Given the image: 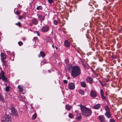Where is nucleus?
<instances>
[{"mask_svg":"<svg viewBox=\"0 0 122 122\" xmlns=\"http://www.w3.org/2000/svg\"><path fill=\"white\" fill-rule=\"evenodd\" d=\"M2 61L3 63L2 65L3 66H5L6 67L8 66V63L7 61H5L4 60H3Z\"/></svg>","mask_w":122,"mask_h":122,"instance_id":"2eb2a0df","label":"nucleus"},{"mask_svg":"<svg viewBox=\"0 0 122 122\" xmlns=\"http://www.w3.org/2000/svg\"><path fill=\"white\" fill-rule=\"evenodd\" d=\"M68 79H70V77H68Z\"/></svg>","mask_w":122,"mask_h":122,"instance_id":"6e6d98bb","label":"nucleus"},{"mask_svg":"<svg viewBox=\"0 0 122 122\" xmlns=\"http://www.w3.org/2000/svg\"><path fill=\"white\" fill-rule=\"evenodd\" d=\"M10 109L11 110V114L12 115H14L15 116H18V112L14 106L11 105L10 107Z\"/></svg>","mask_w":122,"mask_h":122,"instance_id":"7ed1b4c3","label":"nucleus"},{"mask_svg":"<svg viewBox=\"0 0 122 122\" xmlns=\"http://www.w3.org/2000/svg\"><path fill=\"white\" fill-rule=\"evenodd\" d=\"M41 55L40 56V55H39L38 56V57H41Z\"/></svg>","mask_w":122,"mask_h":122,"instance_id":"864d4df0","label":"nucleus"},{"mask_svg":"<svg viewBox=\"0 0 122 122\" xmlns=\"http://www.w3.org/2000/svg\"><path fill=\"white\" fill-rule=\"evenodd\" d=\"M90 95L91 96L93 97H95L97 95L96 93L93 90L91 91Z\"/></svg>","mask_w":122,"mask_h":122,"instance_id":"f8f14e48","label":"nucleus"},{"mask_svg":"<svg viewBox=\"0 0 122 122\" xmlns=\"http://www.w3.org/2000/svg\"><path fill=\"white\" fill-rule=\"evenodd\" d=\"M71 108V106L67 104L65 106V108L68 111H69L70 110Z\"/></svg>","mask_w":122,"mask_h":122,"instance_id":"aec40b11","label":"nucleus"},{"mask_svg":"<svg viewBox=\"0 0 122 122\" xmlns=\"http://www.w3.org/2000/svg\"><path fill=\"white\" fill-rule=\"evenodd\" d=\"M18 44L20 46H21L23 44V43L21 41H19L18 42Z\"/></svg>","mask_w":122,"mask_h":122,"instance_id":"473e14b6","label":"nucleus"},{"mask_svg":"<svg viewBox=\"0 0 122 122\" xmlns=\"http://www.w3.org/2000/svg\"><path fill=\"white\" fill-rule=\"evenodd\" d=\"M37 19L38 20L40 21L41 23H42V21L45 20V16L42 15L41 14L38 13L37 14Z\"/></svg>","mask_w":122,"mask_h":122,"instance_id":"423d86ee","label":"nucleus"},{"mask_svg":"<svg viewBox=\"0 0 122 122\" xmlns=\"http://www.w3.org/2000/svg\"><path fill=\"white\" fill-rule=\"evenodd\" d=\"M52 40L51 38L49 37H47L45 40V41L46 42H51L52 41Z\"/></svg>","mask_w":122,"mask_h":122,"instance_id":"f3484780","label":"nucleus"},{"mask_svg":"<svg viewBox=\"0 0 122 122\" xmlns=\"http://www.w3.org/2000/svg\"><path fill=\"white\" fill-rule=\"evenodd\" d=\"M38 22V20L36 18H34L31 20V23L32 24H33L34 25H36L37 24Z\"/></svg>","mask_w":122,"mask_h":122,"instance_id":"9d476101","label":"nucleus"},{"mask_svg":"<svg viewBox=\"0 0 122 122\" xmlns=\"http://www.w3.org/2000/svg\"><path fill=\"white\" fill-rule=\"evenodd\" d=\"M0 56L1 57V60L2 61L4 60L6 58V56L4 53H2L0 54Z\"/></svg>","mask_w":122,"mask_h":122,"instance_id":"ddd939ff","label":"nucleus"},{"mask_svg":"<svg viewBox=\"0 0 122 122\" xmlns=\"http://www.w3.org/2000/svg\"><path fill=\"white\" fill-rule=\"evenodd\" d=\"M81 74L80 69L77 66H74L72 68L71 75L73 77H75Z\"/></svg>","mask_w":122,"mask_h":122,"instance_id":"f257e3e1","label":"nucleus"},{"mask_svg":"<svg viewBox=\"0 0 122 122\" xmlns=\"http://www.w3.org/2000/svg\"><path fill=\"white\" fill-rule=\"evenodd\" d=\"M15 14L17 15L20 14V13L18 11H17L16 12H15Z\"/></svg>","mask_w":122,"mask_h":122,"instance_id":"c9c22d12","label":"nucleus"},{"mask_svg":"<svg viewBox=\"0 0 122 122\" xmlns=\"http://www.w3.org/2000/svg\"><path fill=\"white\" fill-rule=\"evenodd\" d=\"M18 88L19 89V91L20 92H22L23 91V89L21 86H18Z\"/></svg>","mask_w":122,"mask_h":122,"instance_id":"cd10ccee","label":"nucleus"},{"mask_svg":"<svg viewBox=\"0 0 122 122\" xmlns=\"http://www.w3.org/2000/svg\"><path fill=\"white\" fill-rule=\"evenodd\" d=\"M48 1L50 4L52 3L53 1V0H48Z\"/></svg>","mask_w":122,"mask_h":122,"instance_id":"e433bc0d","label":"nucleus"},{"mask_svg":"<svg viewBox=\"0 0 122 122\" xmlns=\"http://www.w3.org/2000/svg\"><path fill=\"white\" fill-rule=\"evenodd\" d=\"M68 87L70 89L73 90L75 88V84L73 83H70L68 85Z\"/></svg>","mask_w":122,"mask_h":122,"instance_id":"1a4fd4ad","label":"nucleus"},{"mask_svg":"<svg viewBox=\"0 0 122 122\" xmlns=\"http://www.w3.org/2000/svg\"><path fill=\"white\" fill-rule=\"evenodd\" d=\"M55 47L56 48V50H57L58 48L56 46H55Z\"/></svg>","mask_w":122,"mask_h":122,"instance_id":"3c124183","label":"nucleus"},{"mask_svg":"<svg viewBox=\"0 0 122 122\" xmlns=\"http://www.w3.org/2000/svg\"><path fill=\"white\" fill-rule=\"evenodd\" d=\"M121 29L122 30V28H121Z\"/></svg>","mask_w":122,"mask_h":122,"instance_id":"4d7b16f0","label":"nucleus"},{"mask_svg":"<svg viewBox=\"0 0 122 122\" xmlns=\"http://www.w3.org/2000/svg\"><path fill=\"white\" fill-rule=\"evenodd\" d=\"M15 25L18 26L20 27L21 25V24L20 22H19L17 23H15Z\"/></svg>","mask_w":122,"mask_h":122,"instance_id":"a878e982","label":"nucleus"},{"mask_svg":"<svg viewBox=\"0 0 122 122\" xmlns=\"http://www.w3.org/2000/svg\"><path fill=\"white\" fill-rule=\"evenodd\" d=\"M100 94L101 95L104 94L103 91L102 89L100 90Z\"/></svg>","mask_w":122,"mask_h":122,"instance_id":"f704fd0d","label":"nucleus"},{"mask_svg":"<svg viewBox=\"0 0 122 122\" xmlns=\"http://www.w3.org/2000/svg\"><path fill=\"white\" fill-rule=\"evenodd\" d=\"M37 39V38L36 37H35L34 38V39L33 40V41H35Z\"/></svg>","mask_w":122,"mask_h":122,"instance_id":"79ce46f5","label":"nucleus"},{"mask_svg":"<svg viewBox=\"0 0 122 122\" xmlns=\"http://www.w3.org/2000/svg\"><path fill=\"white\" fill-rule=\"evenodd\" d=\"M101 106V105L100 104H97L94 106V108L96 109H98Z\"/></svg>","mask_w":122,"mask_h":122,"instance_id":"6ab92c4d","label":"nucleus"},{"mask_svg":"<svg viewBox=\"0 0 122 122\" xmlns=\"http://www.w3.org/2000/svg\"><path fill=\"white\" fill-rule=\"evenodd\" d=\"M99 82L102 85V86L103 87L104 86V84L102 83V82L100 80L99 81Z\"/></svg>","mask_w":122,"mask_h":122,"instance_id":"ea45409f","label":"nucleus"},{"mask_svg":"<svg viewBox=\"0 0 122 122\" xmlns=\"http://www.w3.org/2000/svg\"><path fill=\"white\" fill-rule=\"evenodd\" d=\"M1 79L4 81H7V79L5 75L4 72L2 70L0 73V80Z\"/></svg>","mask_w":122,"mask_h":122,"instance_id":"39448f33","label":"nucleus"},{"mask_svg":"<svg viewBox=\"0 0 122 122\" xmlns=\"http://www.w3.org/2000/svg\"><path fill=\"white\" fill-rule=\"evenodd\" d=\"M22 98H20V97H19L18 98V99L19 100H22Z\"/></svg>","mask_w":122,"mask_h":122,"instance_id":"c03bdc74","label":"nucleus"},{"mask_svg":"<svg viewBox=\"0 0 122 122\" xmlns=\"http://www.w3.org/2000/svg\"><path fill=\"white\" fill-rule=\"evenodd\" d=\"M108 81H109V80H106V82H108Z\"/></svg>","mask_w":122,"mask_h":122,"instance_id":"603ef678","label":"nucleus"},{"mask_svg":"<svg viewBox=\"0 0 122 122\" xmlns=\"http://www.w3.org/2000/svg\"><path fill=\"white\" fill-rule=\"evenodd\" d=\"M111 57L113 58V59H115L116 58L115 57H114V56H111Z\"/></svg>","mask_w":122,"mask_h":122,"instance_id":"49530a36","label":"nucleus"},{"mask_svg":"<svg viewBox=\"0 0 122 122\" xmlns=\"http://www.w3.org/2000/svg\"><path fill=\"white\" fill-rule=\"evenodd\" d=\"M48 72L49 73H50L51 71H50V70H48Z\"/></svg>","mask_w":122,"mask_h":122,"instance_id":"5fc2aeb1","label":"nucleus"},{"mask_svg":"<svg viewBox=\"0 0 122 122\" xmlns=\"http://www.w3.org/2000/svg\"><path fill=\"white\" fill-rule=\"evenodd\" d=\"M7 53L9 54H11V52L10 51H7Z\"/></svg>","mask_w":122,"mask_h":122,"instance_id":"a18cd8bd","label":"nucleus"},{"mask_svg":"<svg viewBox=\"0 0 122 122\" xmlns=\"http://www.w3.org/2000/svg\"><path fill=\"white\" fill-rule=\"evenodd\" d=\"M10 87L8 86L5 88V91L7 92H8L9 90Z\"/></svg>","mask_w":122,"mask_h":122,"instance_id":"7c9ffc66","label":"nucleus"},{"mask_svg":"<svg viewBox=\"0 0 122 122\" xmlns=\"http://www.w3.org/2000/svg\"><path fill=\"white\" fill-rule=\"evenodd\" d=\"M81 109L82 114L86 117L90 116L92 113L91 110L85 107H81Z\"/></svg>","mask_w":122,"mask_h":122,"instance_id":"f03ea898","label":"nucleus"},{"mask_svg":"<svg viewBox=\"0 0 122 122\" xmlns=\"http://www.w3.org/2000/svg\"><path fill=\"white\" fill-rule=\"evenodd\" d=\"M105 115L107 118H109L111 117L112 114L110 112H106L105 114Z\"/></svg>","mask_w":122,"mask_h":122,"instance_id":"9b49d317","label":"nucleus"},{"mask_svg":"<svg viewBox=\"0 0 122 122\" xmlns=\"http://www.w3.org/2000/svg\"><path fill=\"white\" fill-rule=\"evenodd\" d=\"M110 122H115V120L113 119H111L110 120Z\"/></svg>","mask_w":122,"mask_h":122,"instance_id":"4c0bfd02","label":"nucleus"},{"mask_svg":"<svg viewBox=\"0 0 122 122\" xmlns=\"http://www.w3.org/2000/svg\"><path fill=\"white\" fill-rule=\"evenodd\" d=\"M12 56H13V59L12 60V61H13V60H14V54H13Z\"/></svg>","mask_w":122,"mask_h":122,"instance_id":"09e8293b","label":"nucleus"},{"mask_svg":"<svg viewBox=\"0 0 122 122\" xmlns=\"http://www.w3.org/2000/svg\"><path fill=\"white\" fill-rule=\"evenodd\" d=\"M76 117V119L78 120H79L81 119V114L80 113H78L77 114Z\"/></svg>","mask_w":122,"mask_h":122,"instance_id":"412c9836","label":"nucleus"},{"mask_svg":"<svg viewBox=\"0 0 122 122\" xmlns=\"http://www.w3.org/2000/svg\"><path fill=\"white\" fill-rule=\"evenodd\" d=\"M69 116L70 118H72L74 117V116L71 113H69Z\"/></svg>","mask_w":122,"mask_h":122,"instance_id":"c85d7f7f","label":"nucleus"},{"mask_svg":"<svg viewBox=\"0 0 122 122\" xmlns=\"http://www.w3.org/2000/svg\"><path fill=\"white\" fill-rule=\"evenodd\" d=\"M42 8V7L40 5L38 6H37V8H36V9L37 10H41Z\"/></svg>","mask_w":122,"mask_h":122,"instance_id":"bb28decb","label":"nucleus"},{"mask_svg":"<svg viewBox=\"0 0 122 122\" xmlns=\"http://www.w3.org/2000/svg\"><path fill=\"white\" fill-rule=\"evenodd\" d=\"M36 114H34L32 117V119H36Z\"/></svg>","mask_w":122,"mask_h":122,"instance_id":"c756f323","label":"nucleus"},{"mask_svg":"<svg viewBox=\"0 0 122 122\" xmlns=\"http://www.w3.org/2000/svg\"><path fill=\"white\" fill-rule=\"evenodd\" d=\"M81 86L83 87H85L86 86V84L84 82L82 81L81 82Z\"/></svg>","mask_w":122,"mask_h":122,"instance_id":"4be33fe9","label":"nucleus"},{"mask_svg":"<svg viewBox=\"0 0 122 122\" xmlns=\"http://www.w3.org/2000/svg\"><path fill=\"white\" fill-rule=\"evenodd\" d=\"M23 18V17L21 15H20L19 17V19L20 20L22 19Z\"/></svg>","mask_w":122,"mask_h":122,"instance_id":"58836bf2","label":"nucleus"},{"mask_svg":"<svg viewBox=\"0 0 122 122\" xmlns=\"http://www.w3.org/2000/svg\"><path fill=\"white\" fill-rule=\"evenodd\" d=\"M86 80L87 82L90 84L92 83V80L90 77H87L86 78Z\"/></svg>","mask_w":122,"mask_h":122,"instance_id":"dca6fc26","label":"nucleus"},{"mask_svg":"<svg viewBox=\"0 0 122 122\" xmlns=\"http://www.w3.org/2000/svg\"><path fill=\"white\" fill-rule=\"evenodd\" d=\"M107 85V84L106 83H105L104 84V86H106Z\"/></svg>","mask_w":122,"mask_h":122,"instance_id":"8fccbe9b","label":"nucleus"},{"mask_svg":"<svg viewBox=\"0 0 122 122\" xmlns=\"http://www.w3.org/2000/svg\"><path fill=\"white\" fill-rule=\"evenodd\" d=\"M0 101L2 102H5V100L4 99V97L0 93Z\"/></svg>","mask_w":122,"mask_h":122,"instance_id":"a211bd4d","label":"nucleus"},{"mask_svg":"<svg viewBox=\"0 0 122 122\" xmlns=\"http://www.w3.org/2000/svg\"><path fill=\"white\" fill-rule=\"evenodd\" d=\"M63 82L67 84V81L65 80H64L63 81Z\"/></svg>","mask_w":122,"mask_h":122,"instance_id":"a19ab883","label":"nucleus"},{"mask_svg":"<svg viewBox=\"0 0 122 122\" xmlns=\"http://www.w3.org/2000/svg\"><path fill=\"white\" fill-rule=\"evenodd\" d=\"M54 24L55 25H57L58 24V21L56 20H54L53 22Z\"/></svg>","mask_w":122,"mask_h":122,"instance_id":"2f4dec72","label":"nucleus"},{"mask_svg":"<svg viewBox=\"0 0 122 122\" xmlns=\"http://www.w3.org/2000/svg\"><path fill=\"white\" fill-rule=\"evenodd\" d=\"M79 93L82 95H83L84 94V91L82 90H79Z\"/></svg>","mask_w":122,"mask_h":122,"instance_id":"5701e85b","label":"nucleus"},{"mask_svg":"<svg viewBox=\"0 0 122 122\" xmlns=\"http://www.w3.org/2000/svg\"><path fill=\"white\" fill-rule=\"evenodd\" d=\"M49 29V26L46 25L42 27L41 29V31L43 32H45L48 31Z\"/></svg>","mask_w":122,"mask_h":122,"instance_id":"0eeeda50","label":"nucleus"},{"mask_svg":"<svg viewBox=\"0 0 122 122\" xmlns=\"http://www.w3.org/2000/svg\"><path fill=\"white\" fill-rule=\"evenodd\" d=\"M64 44L65 46L67 47H69L70 46V42L66 40L64 42Z\"/></svg>","mask_w":122,"mask_h":122,"instance_id":"4468645a","label":"nucleus"},{"mask_svg":"<svg viewBox=\"0 0 122 122\" xmlns=\"http://www.w3.org/2000/svg\"><path fill=\"white\" fill-rule=\"evenodd\" d=\"M55 46L53 44L52 45V47L54 48V49H55L54 48L55 47Z\"/></svg>","mask_w":122,"mask_h":122,"instance_id":"de8ad7c7","label":"nucleus"},{"mask_svg":"<svg viewBox=\"0 0 122 122\" xmlns=\"http://www.w3.org/2000/svg\"><path fill=\"white\" fill-rule=\"evenodd\" d=\"M98 118L101 122H107L106 119L103 115H100Z\"/></svg>","mask_w":122,"mask_h":122,"instance_id":"6e6552de","label":"nucleus"},{"mask_svg":"<svg viewBox=\"0 0 122 122\" xmlns=\"http://www.w3.org/2000/svg\"><path fill=\"white\" fill-rule=\"evenodd\" d=\"M101 97L103 100H104L106 99L105 97L104 96V94L101 95Z\"/></svg>","mask_w":122,"mask_h":122,"instance_id":"72a5a7b5","label":"nucleus"},{"mask_svg":"<svg viewBox=\"0 0 122 122\" xmlns=\"http://www.w3.org/2000/svg\"><path fill=\"white\" fill-rule=\"evenodd\" d=\"M40 54L41 56L42 57H44L45 56V53L43 51H41L40 52Z\"/></svg>","mask_w":122,"mask_h":122,"instance_id":"b1692460","label":"nucleus"},{"mask_svg":"<svg viewBox=\"0 0 122 122\" xmlns=\"http://www.w3.org/2000/svg\"><path fill=\"white\" fill-rule=\"evenodd\" d=\"M1 120L2 122H8L10 121V118L8 115L6 114L1 118Z\"/></svg>","mask_w":122,"mask_h":122,"instance_id":"20e7f679","label":"nucleus"},{"mask_svg":"<svg viewBox=\"0 0 122 122\" xmlns=\"http://www.w3.org/2000/svg\"><path fill=\"white\" fill-rule=\"evenodd\" d=\"M105 109L106 112H110V109L108 106H106L105 107Z\"/></svg>","mask_w":122,"mask_h":122,"instance_id":"393cba45","label":"nucleus"},{"mask_svg":"<svg viewBox=\"0 0 122 122\" xmlns=\"http://www.w3.org/2000/svg\"><path fill=\"white\" fill-rule=\"evenodd\" d=\"M65 62L66 63H67L68 62V60L67 59H66V60H65Z\"/></svg>","mask_w":122,"mask_h":122,"instance_id":"37998d69","label":"nucleus"}]
</instances>
